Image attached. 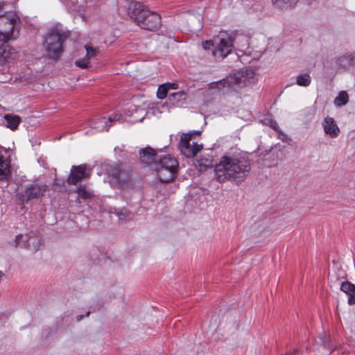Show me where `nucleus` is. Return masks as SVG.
<instances>
[{
	"label": "nucleus",
	"mask_w": 355,
	"mask_h": 355,
	"mask_svg": "<svg viewBox=\"0 0 355 355\" xmlns=\"http://www.w3.org/2000/svg\"><path fill=\"white\" fill-rule=\"evenodd\" d=\"M251 169L247 156L242 154L225 155L220 157L214 166V178L220 183L243 182Z\"/></svg>",
	"instance_id": "1"
},
{
	"label": "nucleus",
	"mask_w": 355,
	"mask_h": 355,
	"mask_svg": "<svg viewBox=\"0 0 355 355\" xmlns=\"http://www.w3.org/2000/svg\"><path fill=\"white\" fill-rule=\"evenodd\" d=\"M70 36V32L57 24L52 27L44 38L43 49L46 58L56 60L62 55L63 44Z\"/></svg>",
	"instance_id": "2"
},
{
	"label": "nucleus",
	"mask_w": 355,
	"mask_h": 355,
	"mask_svg": "<svg viewBox=\"0 0 355 355\" xmlns=\"http://www.w3.org/2000/svg\"><path fill=\"white\" fill-rule=\"evenodd\" d=\"M128 15L142 29L155 31L161 26L160 16L146 8L140 2L132 1L129 3Z\"/></svg>",
	"instance_id": "3"
},
{
	"label": "nucleus",
	"mask_w": 355,
	"mask_h": 355,
	"mask_svg": "<svg viewBox=\"0 0 355 355\" xmlns=\"http://www.w3.org/2000/svg\"><path fill=\"white\" fill-rule=\"evenodd\" d=\"M21 21L18 12H9L0 16V42H8L19 35Z\"/></svg>",
	"instance_id": "4"
},
{
	"label": "nucleus",
	"mask_w": 355,
	"mask_h": 355,
	"mask_svg": "<svg viewBox=\"0 0 355 355\" xmlns=\"http://www.w3.org/2000/svg\"><path fill=\"white\" fill-rule=\"evenodd\" d=\"M205 49L212 47V54L216 60H223L232 51V40L226 32H220L212 40L202 42Z\"/></svg>",
	"instance_id": "5"
},
{
	"label": "nucleus",
	"mask_w": 355,
	"mask_h": 355,
	"mask_svg": "<svg viewBox=\"0 0 355 355\" xmlns=\"http://www.w3.org/2000/svg\"><path fill=\"white\" fill-rule=\"evenodd\" d=\"M257 80V77L254 70L245 68L227 76L223 80V85L230 89L237 91L239 88L253 85Z\"/></svg>",
	"instance_id": "6"
},
{
	"label": "nucleus",
	"mask_w": 355,
	"mask_h": 355,
	"mask_svg": "<svg viewBox=\"0 0 355 355\" xmlns=\"http://www.w3.org/2000/svg\"><path fill=\"white\" fill-rule=\"evenodd\" d=\"M178 162L171 156H164L156 163V171L158 179L162 182L173 180L177 175Z\"/></svg>",
	"instance_id": "7"
},
{
	"label": "nucleus",
	"mask_w": 355,
	"mask_h": 355,
	"mask_svg": "<svg viewBox=\"0 0 355 355\" xmlns=\"http://www.w3.org/2000/svg\"><path fill=\"white\" fill-rule=\"evenodd\" d=\"M198 132H189L182 134L180 143L179 148L182 155L187 157H193L196 156L198 153L202 148V144H198L197 142L193 141V135H197Z\"/></svg>",
	"instance_id": "8"
},
{
	"label": "nucleus",
	"mask_w": 355,
	"mask_h": 355,
	"mask_svg": "<svg viewBox=\"0 0 355 355\" xmlns=\"http://www.w3.org/2000/svg\"><path fill=\"white\" fill-rule=\"evenodd\" d=\"M47 185L44 183H32L28 184L23 194H19L21 201L39 198L44 196L47 191Z\"/></svg>",
	"instance_id": "9"
},
{
	"label": "nucleus",
	"mask_w": 355,
	"mask_h": 355,
	"mask_svg": "<svg viewBox=\"0 0 355 355\" xmlns=\"http://www.w3.org/2000/svg\"><path fill=\"white\" fill-rule=\"evenodd\" d=\"M105 171L109 176H111L117 183L123 184L131 180L132 173L121 169L117 164L107 165Z\"/></svg>",
	"instance_id": "10"
},
{
	"label": "nucleus",
	"mask_w": 355,
	"mask_h": 355,
	"mask_svg": "<svg viewBox=\"0 0 355 355\" xmlns=\"http://www.w3.org/2000/svg\"><path fill=\"white\" fill-rule=\"evenodd\" d=\"M89 175L90 169L86 165L73 166L67 182L69 184L75 185L83 178H87Z\"/></svg>",
	"instance_id": "11"
},
{
	"label": "nucleus",
	"mask_w": 355,
	"mask_h": 355,
	"mask_svg": "<svg viewBox=\"0 0 355 355\" xmlns=\"http://www.w3.org/2000/svg\"><path fill=\"white\" fill-rule=\"evenodd\" d=\"M144 112L143 109L138 108L134 105H130L124 110L123 116L121 114L120 121H128L130 123L141 122L144 118Z\"/></svg>",
	"instance_id": "12"
},
{
	"label": "nucleus",
	"mask_w": 355,
	"mask_h": 355,
	"mask_svg": "<svg viewBox=\"0 0 355 355\" xmlns=\"http://www.w3.org/2000/svg\"><path fill=\"white\" fill-rule=\"evenodd\" d=\"M17 58V51L7 44L0 46V64L7 65L12 63Z\"/></svg>",
	"instance_id": "13"
},
{
	"label": "nucleus",
	"mask_w": 355,
	"mask_h": 355,
	"mask_svg": "<svg viewBox=\"0 0 355 355\" xmlns=\"http://www.w3.org/2000/svg\"><path fill=\"white\" fill-rule=\"evenodd\" d=\"M121 119V114H115L113 116H110L109 118L101 117L92 123V128L98 132L107 131L114 121H120Z\"/></svg>",
	"instance_id": "14"
},
{
	"label": "nucleus",
	"mask_w": 355,
	"mask_h": 355,
	"mask_svg": "<svg viewBox=\"0 0 355 355\" xmlns=\"http://www.w3.org/2000/svg\"><path fill=\"white\" fill-rule=\"evenodd\" d=\"M322 126L325 135L332 139L336 138L340 134V128L334 118L327 116L322 123Z\"/></svg>",
	"instance_id": "15"
},
{
	"label": "nucleus",
	"mask_w": 355,
	"mask_h": 355,
	"mask_svg": "<svg viewBox=\"0 0 355 355\" xmlns=\"http://www.w3.org/2000/svg\"><path fill=\"white\" fill-rule=\"evenodd\" d=\"M85 49L86 50V55L83 58L78 59L75 62L76 66L81 69L88 68L90 59L95 57L98 53V49L94 48L89 44H86Z\"/></svg>",
	"instance_id": "16"
},
{
	"label": "nucleus",
	"mask_w": 355,
	"mask_h": 355,
	"mask_svg": "<svg viewBox=\"0 0 355 355\" xmlns=\"http://www.w3.org/2000/svg\"><path fill=\"white\" fill-rule=\"evenodd\" d=\"M11 175L10 161L3 155V149L0 147V181L8 180Z\"/></svg>",
	"instance_id": "17"
},
{
	"label": "nucleus",
	"mask_w": 355,
	"mask_h": 355,
	"mask_svg": "<svg viewBox=\"0 0 355 355\" xmlns=\"http://www.w3.org/2000/svg\"><path fill=\"white\" fill-rule=\"evenodd\" d=\"M187 94L183 91L170 93L168 96V103L174 107H184L187 103Z\"/></svg>",
	"instance_id": "18"
},
{
	"label": "nucleus",
	"mask_w": 355,
	"mask_h": 355,
	"mask_svg": "<svg viewBox=\"0 0 355 355\" xmlns=\"http://www.w3.org/2000/svg\"><path fill=\"white\" fill-rule=\"evenodd\" d=\"M340 290L348 295V303L355 304V285L349 282H343L340 285Z\"/></svg>",
	"instance_id": "19"
},
{
	"label": "nucleus",
	"mask_w": 355,
	"mask_h": 355,
	"mask_svg": "<svg viewBox=\"0 0 355 355\" xmlns=\"http://www.w3.org/2000/svg\"><path fill=\"white\" fill-rule=\"evenodd\" d=\"M156 153L155 151L150 148L141 149L139 156L141 162L146 164H149L155 161Z\"/></svg>",
	"instance_id": "20"
},
{
	"label": "nucleus",
	"mask_w": 355,
	"mask_h": 355,
	"mask_svg": "<svg viewBox=\"0 0 355 355\" xmlns=\"http://www.w3.org/2000/svg\"><path fill=\"white\" fill-rule=\"evenodd\" d=\"M3 119L6 122V126L12 130H16L21 122V118L15 114H6Z\"/></svg>",
	"instance_id": "21"
},
{
	"label": "nucleus",
	"mask_w": 355,
	"mask_h": 355,
	"mask_svg": "<svg viewBox=\"0 0 355 355\" xmlns=\"http://www.w3.org/2000/svg\"><path fill=\"white\" fill-rule=\"evenodd\" d=\"M42 245V240L38 235L31 234L28 235V241L27 248L36 251L40 249Z\"/></svg>",
	"instance_id": "22"
},
{
	"label": "nucleus",
	"mask_w": 355,
	"mask_h": 355,
	"mask_svg": "<svg viewBox=\"0 0 355 355\" xmlns=\"http://www.w3.org/2000/svg\"><path fill=\"white\" fill-rule=\"evenodd\" d=\"M299 0H272L275 7L279 9H288L295 6Z\"/></svg>",
	"instance_id": "23"
},
{
	"label": "nucleus",
	"mask_w": 355,
	"mask_h": 355,
	"mask_svg": "<svg viewBox=\"0 0 355 355\" xmlns=\"http://www.w3.org/2000/svg\"><path fill=\"white\" fill-rule=\"evenodd\" d=\"M349 101V96L345 91L339 92L338 96L335 98L334 103L336 107H340L346 105Z\"/></svg>",
	"instance_id": "24"
},
{
	"label": "nucleus",
	"mask_w": 355,
	"mask_h": 355,
	"mask_svg": "<svg viewBox=\"0 0 355 355\" xmlns=\"http://www.w3.org/2000/svg\"><path fill=\"white\" fill-rule=\"evenodd\" d=\"M28 241V234H19L15 236V246L27 248Z\"/></svg>",
	"instance_id": "25"
},
{
	"label": "nucleus",
	"mask_w": 355,
	"mask_h": 355,
	"mask_svg": "<svg viewBox=\"0 0 355 355\" xmlns=\"http://www.w3.org/2000/svg\"><path fill=\"white\" fill-rule=\"evenodd\" d=\"M311 81V76L308 73H303L299 75L296 78V83L299 86L307 87L310 85Z\"/></svg>",
	"instance_id": "26"
},
{
	"label": "nucleus",
	"mask_w": 355,
	"mask_h": 355,
	"mask_svg": "<svg viewBox=\"0 0 355 355\" xmlns=\"http://www.w3.org/2000/svg\"><path fill=\"white\" fill-rule=\"evenodd\" d=\"M345 272L343 270H338V272L336 273L331 274L329 275V282L330 284H331V286L339 279L345 278Z\"/></svg>",
	"instance_id": "27"
},
{
	"label": "nucleus",
	"mask_w": 355,
	"mask_h": 355,
	"mask_svg": "<svg viewBox=\"0 0 355 355\" xmlns=\"http://www.w3.org/2000/svg\"><path fill=\"white\" fill-rule=\"evenodd\" d=\"M78 196L83 199L90 198L92 196V193L87 190L86 187L81 185L77 189Z\"/></svg>",
	"instance_id": "28"
},
{
	"label": "nucleus",
	"mask_w": 355,
	"mask_h": 355,
	"mask_svg": "<svg viewBox=\"0 0 355 355\" xmlns=\"http://www.w3.org/2000/svg\"><path fill=\"white\" fill-rule=\"evenodd\" d=\"M170 91L166 87L165 84H162V85H159L158 89H157V97L159 99H164V98H165L166 97V96H167V94H168V93Z\"/></svg>",
	"instance_id": "29"
},
{
	"label": "nucleus",
	"mask_w": 355,
	"mask_h": 355,
	"mask_svg": "<svg viewBox=\"0 0 355 355\" xmlns=\"http://www.w3.org/2000/svg\"><path fill=\"white\" fill-rule=\"evenodd\" d=\"M343 58H346L349 64H355V51L353 53H347L343 56Z\"/></svg>",
	"instance_id": "30"
},
{
	"label": "nucleus",
	"mask_w": 355,
	"mask_h": 355,
	"mask_svg": "<svg viewBox=\"0 0 355 355\" xmlns=\"http://www.w3.org/2000/svg\"><path fill=\"white\" fill-rule=\"evenodd\" d=\"M169 91L178 89V84L172 83H164Z\"/></svg>",
	"instance_id": "31"
},
{
	"label": "nucleus",
	"mask_w": 355,
	"mask_h": 355,
	"mask_svg": "<svg viewBox=\"0 0 355 355\" xmlns=\"http://www.w3.org/2000/svg\"><path fill=\"white\" fill-rule=\"evenodd\" d=\"M117 216L120 219H124L127 216V211L125 209L121 210L117 212Z\"/></svg>",
	"instance_id": "32"
},
{
	"label": "nucleus",
	"mask_w": 355,
	"mask_h": 355,
	"mask_svg": "<svg viewBox=\"0 0 355 355\" xmlns=\"http://www.w3.org/2000/svg\"><path fill=\"white\" fill-rule=\"evenodd\" d=\"M82 318H83V316H82V315H78V316H77V320H78V321L80 320Z\"/></svg>",
	"instance_id": "33"
},
{
	"label": "nucleus",
	"mask_w": 355,
	"mask_h": 355,
	"mask_svg": "<svg viewBox=\"0 0 355 355\" xmlns=\"http://www.w3.org/2000/svg\"><path fill=\"white\" fill-rule=\"evenodd\" d=\"M89 313H90V312H89V311H87V313H86V316H87H87H89Z\"/></svg>",
	"instance_id": "34"
}]
</instances>
